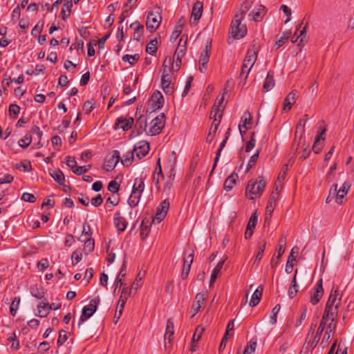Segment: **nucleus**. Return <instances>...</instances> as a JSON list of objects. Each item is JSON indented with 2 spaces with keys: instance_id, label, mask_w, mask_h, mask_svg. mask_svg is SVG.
<instances>
[{
  "instance_id": "1",
  "label": "nucleus",
  "mask_w": 354,
  "mask_h": 354,
  "mask_svg": "<svg viewBox=\"0 0 354 354\" xmlns=\"http://www.w3.org/2000/svg\"><path fill=\"white\" fill-rule=\"evenodd\" d=\"M266 182L263 176H258L255 180L251 179L245 188V196L250 200L259 197L263 192Z\"/></svg>"
},
{
  "instance_id": "2",
  "label": "nucleus",
  "mask_w": 354,
  "mask_h": 354,
  "mask_svg": "<svg viewBox=\"0 0 354 354\" xmlns=\"http://www.w3.org/2000/svg\"><path fill=\"white\" fill-rule=\"evenodd\" d=\"M243 17L241 15H235L230 26V33L234 39L243 37L247 33V28L245 24H241Z\"/></svg>"
},
{
  "instance_id": "3",
  "label": "nucleus",
  "mask_w": 354,
  "mask_h": 354,
  "mask_svg": "<svg viewBox=\"0 0 354 354\" xmlns=\"http://www.w3.org/2000/svg\"><path fill=\"white\" fill-rule=\"evenodd\" d=\"M161 21L162 17L160 12V8H155L154 10L149 12L147 15L146 21L147 28L151 32H154L159 27Z\"/></svg>"
},
{
  "instance_id": "4",
  "label": "nucleus",
  "mask_w": 354,
  "mask_h": 354,
  "mask_svg": "<svg viewBox=\"0 0 354 354\" xmlns=\"http://www.w3.org/2000/svg\"><path fill=\"white\" fill-rule=\"evenodd\" d=\"M100 302V298L97 296L95 298L90 301V304L88 306H85L82 309V313L80 317V319L78 322V327L80 328L83 322L86 321L93 313L96 311L98 304Z\"/></svg>"
},
{
  "instance_id": "5",
  "label": "nucleus",
  "mask_w": 354,
  "mask_h": 354,
  "mask_svg": "<svg viewBox=\"0 0 354 354\" xmlns=\"http://www.w3.org/2000/svg\"><path fill=\"white\" fill-rule=\"evenodd\" d=\"M165 115L164 113H160L151 120L149 131L147 132V133L151 136L158 135L161 132L162 128L165 127Z\"/></svg>"
},
{
  "instance_id": "6",
  "label": "nucleus",
  "mask_w": 354,
  "mask_h": 354,
  "mask_svg": "<svg viewBox=\"0 0 354 354\" xmlns=\"http://www.w3.org/2000/svg\"><path fill=\"white\" fill-rule=\"evenodd\" d=\"M342 296H340L338 299V301H335V299H328L326 303L324 314H323V319H328L329 315H337L338 308L339 306V304L341 301Z\"/></svg>"
},
{
  "instance_id": "7",
  "label": "nucleus",
  "mask_w": 354,
  "mask_h": 354,
  "mask_svg": "<svg viewBox=\"0 0 354 354\" xmlns=\"http://www.w3.org/2000/svg\"><path fill=\"white\" fill-rule=\"evenodd\" d=\"M286 244V236L282 235L279 240L277 248V255L276 257L273 256L270 261V266L272 268H274L277 266L279 261L280 260L283 254L285 252Z\"/></svg>"
},
{
  "instance_id": "8",
  "label": "nucleus",
  "mask_w": 354,
  "mask_h": 354,
  "mask_svg": "<svg viewBox=\"0 0 354 354\" xmlns=\"http://www.w3.org/2000/svg\"><path fill=\"white\" fill-rule=\"evenodd\" d=\"M169 208V201L168 199H165L161 202L160 205L157 207L156 213L153 222L157 221V223L161 222L166 216L167 212Z\"/></svg>"
},
{
  "instance_id": "9",
  "label": "nucleus",
  "mask_w": 354,
  "mask_h": 354,
  "mask_svg": "<svg viewBox=\"0 0 354 354\" xmlns=\"http://www.w3.org/2000/svg\"><path fill=\"white\" fill-rule=\"evenodd\" d=\"M210 48H211V42H207L205 46V49L203 50L201 53L199 57V71L201 73H205L207 64L209 59L210 56Z\"/></svg>"
},
{
  "instance_id": "10",
  "label": "nucleus",
  "mask_w": 354,
  "mask_h": 354,
  "mask_svg": "<svg viewBox=\"0 0 354 354\" xmlns=\"http://www.w3.org/2000/svg\"><path fill=\"white\" fill-rule=\"evenodd\" d=\"M187 48V39L183 41V37L180 38L178 46L174 53V57H176V71H178L181 64V59L185 55V50Z\"/></svg>"
},
{
  "instance_id": "11",
  "label": "nucleus",
  "mask_w": 354,
  "mask_h": 354,
  "mask_svg": "<svg viewBox=\"0 0 354 354\" xmlns=\"http://www.w3.org/2000/svg\"><path fill=\"white\" fill-rule=\"evenodd\" d=\"M279 192L278 187H276L275 191H273L269 198L268 201V204L266 209V220L270 218L272 216V214L274 209V207L276 205V201L278 199Z\"/></svg>"
},
{
  "instance_id": "12",
  "label": "nucleus",
  "mask_w": 354,
  "mask_h": 354,
  "mask_svg": "<svg viewBox=\"0 0 354 354\" xmlns=\"http://www.w3.org/2000/svg\"><path fill=\"white\" fill-rule=\"evenodd\" d=\"M306 124V120H299L296 127L295 140L293 146L296 147L295 150L297 151L299 148L300 141L305 132V125Z\"/></svg>"
},
{
  "instance_id": "13",
  "label": "nucleus",
  "mask_w": 354,
  "mask_h": 354,
  "mask_svg": "<svg viewBox=\"0 0 354 354\" xmlns=\"http://www.w3.org/2000/svg\"><path fill=\"white\" fill-rule=\"evenodd\" d=\"M149 150V144L145 140H141L137 142L133 147V152L136 153V156L140 160L145 156Z\"/></svg>"
},
{
  "instance_id": "14",
  "label": "nucleus",
  "mask_w": 354,
  "mask_h": 354,
  "mask_svg": "<svg viewBox=\"0 0 354 354\" xmlns=\"http://www.w3.org/2000/svg\"><path fill=\"white\" fill-rule=\"evenodd\" d=\"M134 123V119L132 117L126 118L124 117H119L116 119L114 124V129H122L123 131L130 129Z\"/></svg>"
},
{
  "instance_id": "15",
  "label": "nucleus",
  "mask_w": 354,
  "mask_h": 354,
  "mask_svg": "<svg viewBox=\"0 0 354 354\" xmlns=\"http://www.w3.org/2000/svg\"><path fill=\"white\" fill-rule=\"evenodd\" d=\"M164 102V97L162 93L156 91L152 94L149 104L151 106L152 111H155L162 108Z\"/></svg>"
},
{
  "instance_id": "16",
  "label": "nucleus",
  "mask_w": 354,
  "mask_h": 354,
  "mask_svg": "<svg viewBox=\"0 0 354 354\" xmlns=\"http://www.w3.org/2000/svg\"><path fill=\"white\" fill-rule=\"evenodd\" d=\"M324 294V290L322 287V279H320L315 287L313 290V293L310 297V302L313 305H316L319 301Z\"/></svg>"
},
{
  "instance_id": "17",
  "label": "nucleus",
  "mask_w": 354,
  "mask_h": 354,
  "mask_svg": "<svg viewBox=\"0 0 354 354\" xmlns=\"http://www.w3.org/2000/svg\"><path fill=\"white\" fill-rule=\"evenodd\" d=\"M203 13V3L200 1H196L192 10L190 24L192 25L197 24L198 20L202 16Z\"/></svg>"
},
{
  "instance_id": "18",
  "label": "nucleus",
  "mask_w": 354,
  "mask_h": 354,
  "mask_svg": "<svg viewBox=\"0 0 354 354\" xmlns=\"http://www.w3.org/2000/svg\"><path fill=\"white\" fill-rule=\"evenodd\" d=\"M257 57V50L255 48L254 45L252 46V48H249L247 52V55L243 60V65L245 66V68H251L254 64Z\"/></svg>"
},
{
  "instance_id": "19",
  "label": "nucleus",
  "mask_w": 354,
  "mask_h": 354,
  "mask_svg": "<svg viewBox=\"0 0 354 354\" xmlns=\"http://www.w3.org/2000/svg\"><path fill=\"white\" fill-rule=\"evenodd\" d=\"M120 160V153L118 150L112 151L111 156L106 160V170L113 169Z\"/></svg>"
},
{
  "instance_id": "20",
  "label": "nucleus",
  "mask_w": 354,
  "mask_h": 354,
  "mask_svg": "<svg viewBox=\"0 0 354 354\" xmlns=\"http://www.w3.org/2000/svg\"><path fill=\"white\" fill-rule=\"evenodd\" d=\"M205 300V295L203 293H198L195 297V301L193 303L192 306L191 313L192 317H194V315L200 310L201 308V305L204 304Z\"/></svg>"
},
{
  "instance_id": "21",
  "label": "nucleus",
  "mask_w": 354,
  "mask_h": 354,
  "mask_svg": "<svg viewBox=\"0 0 354 354\" xmlns=\"http://www.w3.org/2000/svg\"><path fill=\"white\" fill-rule=\"evenodd\" d=\"M194 251L186 258H184L183 261V268L182 270L181 277L183 279H186L188 277L189 272L190 271L191 265L193 262L194 259Z\"/></svg>"
},
{
  "instance_id": "22",
  "label": "nucleus",
  "mask_w": 354,
  "mask_h": 354,
  "mask_svg": "<svg viewBox=\"0 0 354 354\" xmlns=\"http://www.w3.org/2000/svg\"><path fill=\"white\" fill-rule=\"evenodd\" d=\"M113 222L115 227L119 232H123L127 228V223L125 218L120 215L119 212L114 214Z\"/></svg>"
},
{
  "instance_id": "23",
  "label": "nucleus",
  "mask_w": 354,
  "mask_h": 354,
  "mask_svg": "<svg viewBox=\"0 0 354 354\" xmlns=\"http://www.w3.org/2000/svg\"><path fill=\"white\" fill-rule=\"evenodd\" d=\"M351 187V184L348 182H345L342 187L337 190V194H336V203L342 205L344 203V196L346 195L348 189Z\"/></svg>"
},
{
  "instance_id": "24",
  "label": "nucleus",
  "mask_w": 354,
  "mask_h": 354,
  "mask_svg": "<svg viewBox=\"0 0 354 354\" xmlns=\"http://www.w3.org/2000/svg\"><path fill=\"white\" fill-rule=\"evenodd\" d=\"M275 85V81L274 79V72L270 71L268 73L267 77L264 81L263 85V92H268L270 91Z\"/></svg>"
},
{
  "instance_id": "25",
  "label": "nucleus",
  "mask_w": 354,
  "mask_h": 354,
  "mask_svg": "<svg viewBox=\"0 0 354 354\" xmlns=\"http://www.w3.org/2000/svg\"><path fill=\"white\" fill-rule=\"evenodd\" d=\"M263 290V288L261 286H259L254 292L249 302V305L251 307H254L259 303L262 297Z\"/></svg>"
},
{
  "instance_id": "26",
  "label": "nucleus",
  "mask_w": 354,
  "mask_h": 354,
  "mask_svg": "<svg viewBox=\"0 0 354 354\" xmlns=\"http://www.w3.org/2000/svg\"><path fill=\"white\" fill-rule=\"evenodd\" d=\"M297 96V91H291L285 98L283 110L288 111L291 109V106L295 102L296 97Z\"/></svg>"
},
{
  "instance_id": "27",
  "label": "nucleus",
  "mask_w": 354,
  "mask_h": 354,
  "mask_svg": "<svg viewBox=\"0 0 354 354\" xmlns=\"http://www.w3.org/2000/svg\"><path fill=\"white\" fill-rule=\"evenodd\" d=\"M167 77V71L163 70L161 77V85L163 91L167 95H170L173 93V88L170 87L171 80H166L165 77Z\"/></svg>"
},
{
  "instance_id": "28",
  "label": "nucleus",
  "mask_w": 354,
  "mask_h": 354,
  "mask_svg": "<svg viewBox=\"0 0 354 354\" xmlns=\"http://www.w3.org/2000/svg\"><path fill=\"white\" fill-rule=\"evenodd\" d=\"M136 127L138 134L143 132H147V120L145 116L140 115L136 120Z\"/></svg>"
},
{
  "instance_id": "29",
  "label": "nucleus",
  "mask_w": 354,
  "mask_h": 354,
  "mask_svg": "<svg viewBox=\"0 0 354 354\" xmlns=\"http://www.w3.org/2000/svg\"><path fill=\"white\" fill-rule=\"evenodd\" d=\"M130 28L134 29L133 39L139 41L143 34L144 26L140 24L138 21H136L130 25Z\"/></svg>"
},
{
  "instance_id": "30",
  "label": "nucleus",
  "mask_w": 354,
  "mask_h": 354,
  "mask_svg": "<svg viewBox=\"0 0 354 354\" xmlns=\"http://www.w3.org/2000/svg\"><path fill=\"white\" fill-rule=\"evenodd\" d=\"M204 330L205 328L201 325H199L196 327V331L192 337V344L191 348L192 351H194L196 350L195 348L196 347V343L201 338L202 334L203 333Z\"/></svg>"
},
{
  "instance_id": "31",
  "label": "nucleus",
  "mask_w": 354,
  "mask_h": 354,
  "mask_svg": "<svg viewBox=\"0 0 354 354\" xmlns=\"http://www.w3.org/2000/svg\"><path fill=\"white\" fill-rule=\"evenodd\" d=\"M176 161H177V156H176V153H175V151H172L169 156H168L167 158V164H168V167L169 168V172H170V174H169V178H171V176H174V167H175V165L176 164Z\"/></svg>"
},
{
  "instance_id": "32",
  "label": "nucleus",
  "mask_w": 354,
  "mask_h": 354,
  "mask_svg": "<svg viewBox=\"0 0 354 354\" xmlns=\"http://www.w3.org/2000/svg\"><path fill=\"white\" fill-rule=\"evenodd\" d=\"M141 195L142 193L132 189L131 194L128 199L129 205L132 207L137 206L140 201Z\"/></svg>"
},
{
  "instance_id": "33",
  "label": "nucleus",
  "mask_w": 354,
  "mask_h": 354,
  "mask_svg": "<svg viewBox=\"0 0 354 354\" xmlns=\"http://www.w3.org/2000/svg\"><path fill=\"white\" fill-rule=\"evenodd\" d=\"M50 176L53 178L60 185H65V176L64 173L61 170H53L50 172Z\"/></svg>"
},
{
  "instance_id": "34",
  "label": "nucleus",
  "mask_w": 354,
  "mask_h": 354,
  "mask_svg": "<svg viewBox=\"0 0 354 354\" xmlns=\"http://www.w3.org/2000/svg\"><path fill=\"white\" fill-rule=\"evenodd\" d=\"M237 178L238 174L236 173H233L230 176H229L225 181L224 189L226 191L231 190L234 185L236 183Z\"/></svg>"
},
{
  "instance_id": "35",
  "label": "nucleus",
  "mask_w": 354,
  "mask_h": 354,
  "mask_svg": "<svg viewBox=\"0 0 354 354\" xmlns=\"http://www.w3.org/2000/svg\"><path fill=\"white\" fill-rule=\"evenodd\" d=\"M224 262H225V260L219 261L218 263L216 265V266L214 268V269L211 274V278H210V281H209V286L210 287L214 285L215 281L216 280L218 274L221 272V270L223 268Z\"/></svg>"
},
{
  "instance_id": "36",
  "label": "nucleus",
  "mask_w": 354,
  "mask_h": 354,
  "mask_svg": "<svg viewBox=\"0 0 354 354\" xmlns=\"http://www.w3.org/2000/svg\"><path fill=\"white\" fill-rule=\"evenodd\" d=\"M73 7L72 0H66L63 8L62 9V18L65 20L67 17H69L70 13L71 12V8Z\"/></svg>"
},
{
  "instance_id": "37",
  "label": "nucleus",
  "mask_w": 354,
  "mask_h": 354,
  "mask_svg": "<svg viewBox=\"0 0 354 354\" xmlns=\"http://www.w3.org/2000/svg\"><path fill=\"white\" fill-rule=\"evenodd\" d=\"M48 302H41L37 306L38 313L36 314L37 316L40 317H45L49 314V310L48 309Z\"/></svg>"
},
{
  "instance_id": "38",
  "label": "nucleus",
  "mask_w": 354,
  "mask_h": 354,
  "mask_svg": "<svg viewBox=\"0 0 354 354\" xmlns=\"http://www.w3.org/2000/svg\"><path fill=\"white\" fill-rule=\"evenodd\" d=\"M291 32L290 30L285 31L282 33V35L278 39L274 44L276 48H279L282 46L290 38Z\"/></svg>"
},
{
  "instance_id": "39",
  "label": "nucleus",
  "mask_w": 354,
  "mask_h": 354,
  "mask_svg": "<svg viewBox=\"0 0 354 354\" xmlns=\"http://www.w3.org/2000/svg\"><path fill=\"white\" fill-rule=\"evenodd\" d=\"M80 241H84V249L86 253L91 252L94 250L95 241L91 237L86 238L85 239H79Z\"/></svg>"
},
{
  "instance_id": "40",
  "label": "nucleus",
  "mask_w": 354,
  "mask_h": 354,
  "mask_svg": "<svg viewBox=\"0 0 354 354\" xmlns=\"http://www.w3.org/2000/svg\"><path fill=\"white\" fill-rule=\"evenodd\" d=\"M156 169L157 170L158 169V171H157V178L156 177V174H153V181H154V183H155V186L157 189H160V185H159V177L160 176L161 178H163L164 176H163V174H162V169H161V165H160V158H159L157 160V166H156Z\"/></svg>"
},
{
  "instance_id": "41",
  "label": "nucleus",
  "mask_w": 354,
  "mask_h": 354,
  "mask_svg": "<svg viewBox=\"0 0 354 354\" xmlns=\"http://www.w3.org/2000/svg\"><path fill=\"white\" fill-rule=\"evenodd\" d=\"M241 120L243 122L242 127H243L245 129V130L250 129L252 120V116L251 113L248 111H245L241 118Z\"/></svg>"
},
{
  "instance_id": "42",
  "label": "nucleus",
  "mask_w": 354,
  "mask_h": 354,
  "mask_svg": "<svg viewBox=\"0 0 354 354\" xmlns=\"http://www.w3.org/2000/svg\"><path fill=\"white\" fill-rule=\"evenodd\" d=\"M324 133L325 129L323 130L315 138L313 146V150L315 153H319L322 149V146L320 145L319 141L321 139L324 140L325 138L323 136Z\"/></svg>"
},
{
  "instance_id": "43",
  "label": "nucleus",
  "mask_w": 354,
  "mask_h": 354,
  "mask_svg": "<svg viewBox=\"0 0 354 354\" xmlns=\"http://www.w3.org/2000/svg\"><path fill=\"white\" fill-rule=\"evenodd\" d=\"M265 9L264 6H261L257 10H252V12L249 15V16L252 17V19L254 21H259L262 19L264 12L263 10Z\"/></svg>"
},
{
  "instance_id": "44",
  "label": "nucleus",
  "mask_w": 354,
  "mask_h": 354,
  "mask_svg": "<svg viewBox=\"0 0 354 354\" xmlns=\"http://www.w3.org/2000/svg\"><path fill=\"white\" fill-rule=\"evenodd\" d=\"M294 250H295V248H293L291 250V252H290L288 258V261H287L286 268H285V271L288 274L291 273L293 270V266H294L293 261H295V258L293 256Z\"/></svg>"
},
{
  "instance_id": "45",
  "label": "nucleus",
  "mask_w": 354,
  "mask_h": 354,
  "mask_svg": "<svg viewBox=\"0 0 354 354\" xmlns=\"http://www.w3.org/2000/svg\"><path fill=\"white\" fill-rule=\"evenodd\" d=\"M158 39L154 38L146 46V51L150 55H154L157 51Z\"/></svg>"
},
{
  "instance_id": "46",
  "label": "nucleus",
  "mask_w": 354,
  "mask_h": 354,
  "mask_svg": "<svg viewBox=\"0 0 354 354\" xmlns=\"http://www.w3.org/2000/svg\"><path fill=\"white\" fill-rule=\"evenodd\" d=\"M223 116V110L217 108V104L213 105L212 109L210 113V118L217 121L221 120Z\"/></svg>"
},
{
  "instance_id": "47",
  "label": "nucleus",
  "mask_w": 354,
  "mask_h": 354,
  "mask_svg": "<svg viewBox=\"0 0 354 354\" xmlns=\"http://www.w3.org/2000/svg\"><path fill=\"white\" fill-rule=\"evenodd\" d=\"M327 322H328V319H323V317L322 318L319 325L318 326V328L317 330L316 334H315V339H316V342H315L314 346H316L317 342L319 340L321 335L324 330L325 326L327 324Z\"/></svg>"
},
{
  "instance_id": "48",
  "label": "nucleus",
  "mask_w": 354,
  "mask_h": 354,
  "mask_svg": "<svg viewBox=\"0 0 354 354\" xmlns=\"http://www.w3.org/2000/svg\"><path fill=\"white\" fill-rule=\"evenodd\" d=\"M30 293L32 297L38 299H42L45 295L44 289L37 286L32 287L30 288Z\"/></svg>"
},
{
  "instance_id": "49",
  "label": "nucleus",
  "mask_w": 354,
  "mask_h": 354,
  "mask_svg": "<svg viewBox=\"0 0 354 354\" xmlns=\"http://www.w3.org/2000/svg\"><path fill=\"white\" fill-rule=\"evenodd\" d=\"M266 240H262L261 241V245H259V247L258 248V251L257 252L254 263L259 262L262 259L264 251L266 250Z\"/></svg>"
},
{
  "instance_id": "50",
  "label": "nucleus",
  "mask_w": 354,
  "mask_h": 354,
  "mask_svg": "<svg viewBox=\"0 0 354 354\" xmlns=\"http://www.w3.org/2000/svg\"><path fill=\"white\" fill-rule=\"evenodd\" d=\"M134 159V152L132 150L124 156L123 159L121 160L122 164L125 167H129L131 165Z\"/></svg>"
},
{
  "instance_id": "51",
  "label": "nucleus",
  "mask_w": 354,
  "mask_h": 354,
  "mask_svg": "<svg viewBox=\"0 0 354 354\" xmlns=\"http://www.w3.org/2000/svg\"><path fill=\"white\" fill-rule=\"evenodd\" d=\"M253 1L254 0H245L241 5L240 12L236 15H241L242 17L243 18L246 12L251 8L253 3Z\"/></svg>"
},
{
  "instance_id": "52",
  "label": "nucleus",
  "mask_w": 354,
  "mask_h": 354,
  "mask_svg": "<svg viewBox=\"0 0 354 354\" xmlns=\"http://www.w3.org/2000/svg\"><path fill=\"white\" fill-rule=\"evenodd\" d=\"M337 315H329L328 321H330L327 326V329L328 332L330 333H334L336 325H337V320H336Z\"/></svg>"
},
{
  "instance_id": "53",
  "label": "nucleus",
  "mask_w": 354,
  "mask_h": 354,
  "mask_svg": "<svg viewBox=\"0 0 354 354\" xmlns=\"http://www.w3.org/2000/svg\"><path fill=\"white\" fill-rule=\"evenodd\" d=\"M20 303L19 297H15L10 307V312L12 316H15L17 313L19 305Z\"/></svg>"
},
{
  "instance_id": "54",
  "label": "nucleus",
  "mask_w": 354,
  "mask_h": 354,
  "mask_svg": "<svg viewBox=\"0 0 354 354\" xmlns=\"http://www.w3.org/2000/svg\"><path fill=\"white\" fill-rule=\"evenodd\" d=\"M144 187V180L142 178H136L133 189L137 192L142 193Z\"/></svg>"
},
{
  "instance_id": "55",
  "label": "nucleus",
  "mask_w": 354,
  "mask_h": 354,
  "mask_svg": "<svg viewBox=\"0 0 354 354\" xmlns=\"http://www.w3.org/2000/svg\"><path fill=\"white\" fill-rule=\"evenodd\" d=\"M139 58L140 56L138 54H135L134 55H125L122 57V60L124 62H128L131 65H134Z\"/></svg>"
},
{
  "instance_id": "56",
  "label": "nucleus",
  "mask_w": 354,
  "mask_h": 354,
  "mask_svg": "<svg viewBox=\"0 0 354 354\" xmlns=\"http://www.w3.org/2000/svg\"><path fill=\"white\" fill-rule=\"evenodd\" d=\"M68 339V336L66 335V331L64 329H62L59 333L58 339L57 341V344L59 347L62 346Z\"/></svg>"
},
{
  "instance_id": "57",
  "label": "nucleus",
  "mask_w": 354,
  "mask_h": 354,
  "mask_svg": "<svg viewBox=\"0 0 354 354\" xmlns=\"http://www.w3.org/2000/svg\"><path fill=\"white\" fill-rule=\"evenodd\" d=\"M255 133H251V138L249 141L245 143V150L246 152H250L255 146L256 140L254 138Z\"/></svg>"
},
{
  "instance_id": "58",
  "label": "nucleus",
  "mask_w": 354,
  "mask_h": 354,
  "mask_svg": "<svg viewBox=\"0 0 354 354\" xmlns=\"http://www.w3.org/2000/svg\"><path fill=\"white\" fill-rule=\"evenodd\" d=\"M8 111L11 117L16 118L19 113L20 107L16 104H12L9 106Z\"/></svg>"
},
{
  "instance_id": "59",
  "label": "nucleus",
  "mask_w": 354,
  "mask_h": 354,
  "mask_svg": "<svg viewBox=\"0 0 354 354\" xmlns=\"http://www.w3.org/2000/svg\"><path fill=\"white\" fill-rule=\"evenodd\" d=\"M126 269H127L126 261H124L123 264L122 266V268L120 269V271L117 277V281H118V283H120V286H123V284H124V283L122 282V279L126 275Z\"/></svg>"
},
{
  "instance_id": "60",
  "label": "nucleus",
  "mask_w": 354,
  "mask_h": 354,
  "mask_svg": "<svg viewBox=\"0 0 354 354\" xmlns=\"http://www.w3.org/2000/svg\"><path fill=\"white\" fill-rule=\"evenodd\" d=\"M182 32V25H176L175 30L172 32L170 36V41L174 42Z\"/></svg>"
},
{
  "instance_id": "61",
  "label": "nucleus",
  "mask_w": 354,
  "mask_h": 354,
  "mask_svg": "<svg viewBox=\"0 0 354 354\" xmlns=\"http://www.w3.org/2000/svg\"><path fill=\"white\" fill-rule=\"evenodd\" d=\"M174 335L165 334V348L167 351H170L172 347V340Z\"/></svg>"
},
{
  "instance_id": "62",
  "label": "nucleus",
  "mask_w": 354,
  "mask_h": 354,
  "mask_svg": "<svg viewBox=\"0 0 354 354\" xmlns=\"http://www.w3.org/2000/svg\"><path fill=\"white\" fill-rule=\"evenodd\" d=\"M257 215L256 212L253 213L248 223L247 227L249 230H254L257 225Z\"/></svg>"
},
{
  "instance_id": "63",
  "label": "nucleus",
  "mask_w": 354,
  "mask_h": 354,
  "mask_svg": "<svg viewBox=\"0 0 354 354\" xmlns=\"http://www.w3.org/2000/svg\"><path fill=\"white\" fill-rule=\"evenodd\" d=\"M259 152H260V151L258 150L254 155H252L250 157V158L248 161V165H247V170H249L250 169H251L252 167L254 166V165L256 164V162L259 158Z\"/></svg>"
},
{
  "instance_id": "64",
  "label": "nucleus",
  "mask_w": 354,
  "mask_h": 354,
  "mask_svg": "<svg viewBox=\"0 0 354 354\" xmlns=\"http://www.w3.org/2000/svg\"><path fill=\"white\" fill-rule=\"evenodd\" d=\"M32 138L30 136L26 135L23 138L20 139L18 142L19 145L22 148L28 147L31 143Z\"/></svg>"
}]
</instances>
